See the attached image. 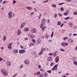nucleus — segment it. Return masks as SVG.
Returning a JSON list of instances; mask_svg holds the SVG:
<instances>
[{"label":"nucleus","mask_w":77,"mask_h":77,"mask_svg":"<svg viewBox=\"0 0 77 77\" xmlns=\"http://www.w3.org/2000/svg\"><path fill=\"white\" fill-rule=\"evenodd\" d=\"M6 1H5L4 2H2V3H3V4H4L5 3H6Z\"/></svg>","instance_id":"obj_62"},{"label":"nucleus","mask_w":77,"mask_h":77,"mask_svg":"<svg viewBox=\"0 0 77 77\" xmlns=\"http://www.w3.org/2000/svg\"><path fill=\"white\" fill-rule=\"evenodd\" d=\"M64 3H61L60 4H58L59 5H63V4H64Z\"/></svg>","instance_id":"obj_55"},{"label":"nucleus","mask_w":77,"mask_h":77,"mask_svg":"<svg viewBox=\"0 0 77 77\" xmlns=\"http://www.w3.org/2000/svg\"><path fill=\"white\" fill-rule=\"evenodd\" d=\"M42 28V31H44L45 29V28H46V26H44Z\"/></svg>","instance_id":"obj_22"},{"label":"nucleus","mask_w":77,"mask_h":77,"mask_svg":"<svg viewBox=\"0 0 77 77\" xmlns=\"http://www.w3.org/2000/svg\"><path fill=\"white\" fill-rule=\"evenodd\" d=\"M43 16H45V15L47 14V13L46 12H44L43 13Z\"/></svg>","instance_id":"obj_40"},{"label":"nucleus","mask_w":77,"mask_h":77,"mask_svg":"<svg viewBox=\"0 0 77 77\" xmlns=\"http://www.w3.org/2000/svg\"><path fill=\"white\" fill-rule=\"evenodd\" d=\"M46 22H47V20L45 19H43L41 21V23L42 24H45Z\"/></svg>","instance_id":"obj_8"},{"label":"nucleus","mask_w":77,"mask_h":77,"mask_svg":"<svg viewBox=\"0 0 77 77\" xmlns=\"http://www.w3.org/2000/svg\"><path fill=\"white\" fill-rule=\"evenodd\" d=\"M6 39V37L5 36H3V38H2L3 41H5Z\"/></svg>","instance_id":"obj_17"},{"label":"nucleus","mask_w":77,"mask_h":77,"mask_svg":"<svg viewBox=\"0 0 77 77\" xmlns=\"http://www.w3.org/2000/svg\"><path fill=\"white\" fill-rule=\"evenodd\" d=\"M57 14H55L54 15V18H56L57 17Z\"/></svg>","instance_id":"obj_31"},{"label":"nucleus","mask_w":77,"mask_h":77,"mask_svg":"<svg viewBox=\"0 0 77 77\" xmlns=\"http://www.w3.org/2000/svg\"><path fill=\"white\" fill-rule=\"evenodd\" d=\"M44 26V24L43 23L41 24L40 26V29H42V26Z\"/></svg>","instance_id":"obj_25"},{"label":"nucleus","mask_w":77,"mask_h":77,"mask_svg":"<svg viewBox=\"0 0 77 77\" xmlns=\"http://www.w3.org/2000/svg\"><path fill=\"white\" fill-rule=\"evenodd\" d=\"M74 15H77V12H75L73 13Z\"/></svg>","instance_id":"obj_51"},{"label":"nucleus","mask_w":77,"mask_h":77,"mask_svg":"<svg viewBox=\"0 0 77 77\" xmlns=\"http://www.w3.org/2000/svg\"><path fill=\"white\" fill-rule=\"evenodd\" d=\"M42 15V14H41L40 15H39V17H38V20H40L41 19V16Z\"/></svg>","instance_id":"obj_37"},{"label":"nucleus","mask_w":77,"mask_h":77,"mask_svg":"<svg viewBox=\"0 0 77 77\" xmlns=\"http://www.w3.org/2000/svg\"><path fill=\"white\" fill-rule=\"evenodd\" d=\"M43 77V74H41L39 76V77Z\"/></svg>","instance_id":"obj_59"},{"label":"nucleus","mask_w":77,"mask_h":77,"mask_svg":"<svg viewBox=\"0 0 77 77\" xmlns=\"http://www.w3.org/2000/svg\"><path fill=\"white\" fill-rule=\"evenodd\" d=\"M29 30V28L26 27L24 29V31L25 32H28Z\"/></svg>","instance_id":"obj_15"},{"label":"nucleus","mask_w":77,"mask_h":77,"mask_svg":"<svg viewBox=\"0 0 77 77\" xmlns=\"http://www.w3.org/2000/svg\"><path fill=\"white\" fill-rule=\"evenodd\" d=\"M36 75H39L40 74V72L39 71H38L36 73Z\"/></svg>","instance_id":"obj_34"},{"label":"nucleus","mask_w":77,"mask_h":77,"mask_svg":"<svg viewBox=\"0 0 77 77\" xmlns=\"http://www.w3.org/2000/svg\"><path fill=\"white\" fill-rule=\"evenodd\" d=\"M41 51L43 52L44 51H45V48H44L42 49Z\"/></svg>","instance_id":"obj_30"},{"label":"nucleus","mask_w":77,"mask_h":77,"mask_svg":"<svg viewBox=\"0 0 77 77\" xmlns=\"http://www.w3.org/2000/svg\"><path fill=\"white\" fill-rule=\"evenodd\" d=\"M32 42H34V43H35V40L34 39H32Z\"/></svg>","instance_id":"obj_50"},{"label":"nucleus","mask_w":77,"mask_h":77,"mask_svg":"<svg viewBox=\"0 0 77 77\" xmlns=\"http://www.w3.org/2000/svg\"><path fill=\"white\" fill-rule=\"evenodd\" d=\"M68 39V38L66 37L64 38H63V40H64V41L66 40V39Z\"/></svg>","instance_id":"obj_35"},{"label":"nucleus","mask_w":77,"mask_h":77,"mask_svg":"<svg viewBox=\"0 0 77 77\" xmlns=\"http://www.w3.org/2000/svg\"><path fill=\"white\" fill-rule=\"evenodd\" d=\"M17 75V74H15L14 75V76H13V77H16Z\"/></svg>","instance_id":"obj_58"},{"label":"nucleus","mask_w":77,"mask_h":77,"mask_svg":"<svg viewBox=\"0 0 77 77\" xmlns=\"http://www.w3.org/2000/svg\"><path fill=\"white\" fill-rule=\"evenodd\" d=\"M55 62L56 63H57L59 61V56H57V57L55 58Z\"/></svg>","instance_id":"obj_6"},{"label":"nucleus","mask_w":77,"mask_h":77,"mask_svg":"<svg viewBox=\"0 0 77 77\" xmlns=\"http://www.w3.org/2000/svg\"><path fill=\"white\" fill-rule=\"evenodd\" d=\"M73 42V40H72L71 38H70L68 40V42L69 44H71Z\"/></svg>","instance_id":"obj_10"},{"label":"nucleus","mask_w":77,"mask_h":77,"mask_svg":"<svg viewBox=\"0 0 77 77\" xmlns=\"http://www.w3.org/2000/svg\"><path fill=\"white\" fill-rule=\"evenodd\" d=\"M25 52H26V51H25L24 50H20L19 51V53L20 54H23Z\"/></svg>","instance_id":"obj_9"},{"label":"nucleus","mask_w":77,"mask_h":77,"mask_svg":"<svg viewBox=\"0 0 77 77\" xmlns=\"http://www.w3.org/2000/svg\"><path fill=\"white\" fill-rule=\"evenodd\" d=\"M12 45V43H10L8 45L9 46H11V45Z\"/></svg>","instance_id":"obj_47"},{"label":"nucleus","mask_w":77,"mask_h":77,"mask_svg":"<svg viewBox=\"0 0 77 77\" xmlns=\"http://www.w3.org/2000/svg\"><path fill=\"white\" fill-rule=\"evenodd\" d=\"M41 42V39L38 38L37 40V44H40Z\"/></svg>","instance_id":"obj_14"},{"label":"nucleus","mask_w":77,"mask_h":77,"mask_svg":"<svg viewBox=\"0 0 77 77\" xmlns=\"http://www.w3.org/2000/svg\"><path fill=\"white\" fill-rule=\"evenodd\" d=\"M56 54L55 53H54L53 56L54 57H56Z\"/></svg>","instance_id":"obj_45"},{"label":"nucleus","mask_w":77,"mask_h":77,"mask_svg":"<svg viewBox=\"0 0 77 77\" xmlns=\"http://www.w3.org/2000/svg\"><path fill=\"white\" fill-rule=\"evenodd\" d=\"M38 68H39V69L41 68V65H39L38 66Z\"/></svg>","instance_id":"obj_52"},{"label":"nucleus","mask_w":77,"mask_h":77,"mask_svg":"<svg viewBox=\"0 0 77 77\" xmlns=\"http://www.w3.org/2000/svg\"><path fill=\"white\" fill-rule=\"evenodd\" d=\"M8 48H9V49H11L12 48V46H8Z\"/></svg>","instance_id":"obj_39"},{"label":"nucleus","mask_w":77,"mask_h":77,"mask_svg":"<svg viewBox=\"0 0 77 77\" xmlns=\"http://www.w3.org/2000/svg\"><path fill=\"white\" fill-rule=\"evenodd\" d=\"M68 14V13H66V12H65V13H64V14H63V15H64L66 16V15H67Z\"/></svg>","instance_id":"obj_27"},{"label":"nucleus","mask_w":77,"mask_h":77,"mask_svg":"<svg viewBox=\"0 0 77 77\" xmlns=\"http://www.w3.org/2000/svg\"><path fill=\"white\" fill-rule=\"evenodd\" d=\"M8 18H12V11H9L8 13Z\"/></svg>","instance_id":"obj_1"},{"label":"nucleus","mask_w":77,"mask_h":77,"mask_svg":"<svg viewBox=\"0 0 77 77\" xmlns=\"http://www.w3.org/2000/svg\"><path fill=\"white\" fill-rule=\"evenodd\" d=\"M24 63L26 65H29L30 63V62L29 60H26L24 61Z\"/></svg>","instance_id":"obj_3"},{"label":"nucleus","mask_w":77,"mask_h":77,"mask_svg":"<svg viewBox=\"0 0 77 77\" xmlns=\"http://www.w3.org/2000/svg\"><path fill=\"white\" fill-rule=\"evenodd\" d=\"M60 51H65V50H63V49L62 48L60 49Z\"/></svg>","instance_id":"obj_36"},{"label":"nucleus","mask_w":77,"mask_h":77,"mask_svg":"<svg viewBox=\"0 0 77 77\" xmlns=\"http://www.w3.org/2000/svg\"><path fill=\"white\" fill-rule=\"evenodd\" d=\"M17 35H20L21 34V31L20 30H18L17 32Z\"/></svg>","instance_id":"obj_13"},{"label":"nucleus","mask_w":77,"mask_h":77,"mask_svg":"<svg viewBox=\"0 0 77 77\" xmlns=\"http://www.w3.org/2000/svg\"><path fill=\"white\" fill-rule=\"evenodd\" d=\"M18 52V51L17 49H14L13 50V53H17Z\"/></svg>","instance_id":"obj_16"},{"label":"nucleus","mask_w":77,"mask_h":77,"mask_svg":"<svg viewBox=\"0 0 77 77\" xmlns=\"http://www.w3.org/2000/svg\"><path fill=\"white\" fill-rule=\"evenodd\" d=\"M66 1L67 2H69L71 1V0H66Z\"/></svg>","instance_id":"obj_54"},{"label":"nucleus","mask_w":77,"mask_h":77,"mask_svg":"<svg viewBox=\"0 0 77 77\" xmlns=\"http://www.w3.org/2000/svg\"><path fill=\"white\" fill-rule=\"evenodd\" d=\"M54 33V32H52L51 35V37L52 38L53 37V34Z\"/></svg>","instance_id":"obj_42"},{"label":"nucleus","mask_w":77,"mask_h":77,"mask_svg":"<svg viewBox=\"0 0 77 77\" xmlns=\"http://www.w3.org/2000/svg\"><path fill=\"white\" fill-rule=\"evenodd\" d=\"M60 24H61V22H60V21H58L57 23V25H58V26H60Z\"/></svg>","instance_id":"obj_24"},{"label":"nucleus","mask_w":77,"mask_h":77,"mask_svg":"<svg viewBox=\"0 0 77 77\" xmlns=\"http://www.w3.org/2000/svg\"><path fill=\"white\" fill-rule=\"evenodd\" d=\"M60 10L61 11H63L64 10V9H63V7H61L60 8Z\"/></svg>","instance_id":"obj_46"},{"label":"nucleus","mask_w":77,"mask_h":77,"mask_svg":"<svg viewBox=\"0 0 77 77\" xmlns=\"http://www.w3.org/2000/svg\"><path fill=\"white\" fill-rule=\"evenodd\" d=\"M49 56H52V55H53V54L51 53H49Z\"/></svg>","instance_id":"obj_56"},{"label":"nucleus","mask_w":77,"mask_h":77,"mask_svg":"<svg viewBox=\"0 0 77 77\" xmlns=\"http://www.w3.org/2000/svg\"><path fill=\"white\" fill-rule=\"evenodd\" d=\"M51 6L52 8H56V5L54 4H52L51 5Z\"/></svg>","instance_id":"obj_21"},{"label":"nucleus","mask_w":77,"mask_h":77,"mask_svg":"<svg viewBox=\"0 0 77 77\" xmlns=\"http://www.w3.org/2000/svg\"><path fill=\"white\" fill-rule=\"evenodd\" d=\"M45 37L46 38H48V35H47L45 36Z\"/></svg>","instance_id":"obj_63"},{"label":"nucleus","mask_w":77,"mask_h":77,"mask_svg":"<svg viewBox=\"0 0 77 77\" xmlns=\"http://www.w3.org/2000/svg\"><path fill=\"white\" fill-rule=\"evenodd\" d=\"M43 70H44V69H40V70L41 71H43Z\"/></svg>","instance_id":"obj_61"},{"label":"nucleus","mask_w":77,"mask_h":77,"mask_svg":"<svg viewBox=\"0 0 77 77\" xmlns=\"http://www.w3.org/2000/svg\"><path fill=\"white\" fill-rule=\"evenodd\" d=\"M13 4H15L16 3V1L15 0H14L13 2Z\"/></svg>","instance_id":"obj_53"},{"label":"nucleus","mask_w":77,"mask_h":77,"mask_svg":"<svg viewBox=\"0 0 77 77\" xmlns=\"http://www.w3.org/2000/svg\"><path fill=\"white\" fill-rule=\"evenodd\" d=\"M7 65L8 66H10L11 65V63H10V62L9 61H7Z\"/></svg>","instance_id":"obj_18"},{"label":"nucleus","mask_w":77,"mask_h":77,"mask_svg":"<svg viewBox=\"0 0 77 77\" xmlns=\"http://www.w3.org/2000/svg\"><path fill=\"white\" fill-rule=\"evenodd\" d=\"M70 17H66L65 18V20H69V19Z\"/></svg>","instance_id":"obj_28"},{"label":"nucleus","mask_w":77,"mask_h":77,"mask_svg":"<svg viewBox=\"0 0 77 77\" xmlns=\"http://www.w3.org/2000/svg\"><path fill=\"white\" fill-rule=\"evenodd\" d=\"M54 65V63H51L50 66H53Z\"/></svg>","instance_id":"obj_49"},{"label":"nucleus","mask_w":77,"mask_h":77,"mask_svg":"<svg viewBox=\"0 0 77 77\" xmlns=\"http://www.w3.org/2000/svg\"><path fill=\"white\" fill-rule=\"evenodd\" d=\"M47 72H48V73H51V70H48L47 71Z\"/></svg>","instance_id":"obj_44"},{"label":"nucleus","mask_w":77,"mask_h":77,"mask_svg":"<svg viewBox=\"0 0 77 77\" xmlns=\"http://www.w3.org/2000/svg\"><path fill=\"white\" fill-rule=\"evenodd\" d=\"M3 74L4 75L7 76V75H8V72L7 71H5L4 72H3Z\"/></svg>","instance_id":"obj_5"},{"label":"nucleus","mask_w":77,"mask_h":77,"mask_svg":"<svg viewBox=\"0 0 77 77\" xmlns=\"http://www.w3.org/2000/svg\"><path fill=\"white\" fill-rule=\"evenodd\" d=\"M73 63L75 65H77V62L76 61H74Z\"/></svg>","instance_id":"obj_26"},{"label":"nucleus","mask_w":77,"mask_h":77,"mask_svg":"<svg viewBox=\"0 0 77 77\" xmlns=\"http://www.w3.org/2000/svg\"><path fill=\"white\" fill-rule=\"evenodd\" d=\"M53 60V58L51 57H48V61H52Z\"/></svg>","instance_id":"obj_12"},{"label":"nucleus","mask_w":77,"mask_h":77,"mask_svg":"<svg viewBox=\"0 0 77 77\" xmlns=\"http://www.w3.org/2000/svg\"><path fill=\"white\" fill-rule=\"evenodd\" d=\"M26 9H28V10H29V11H31L32 10V7L29 6H28L27 7H26Z\"/></svg>","instance_id":"obj_11"},{"label":"nucleus","mask_w":77,"mask_h":77,"mask_svg":"<svg viewBox=\"0 0 77 77\" xmlns=\"http://www.w3.org/2000/svg\"><path fill=\"white\" fill-rule=\"evenodd\" d=\"M26 24V22H24L22 23L20 26L21 29H22V28H23V27Z\"/></svg>","instance_id":"obj_7"},{"label":"nucleus","mask_w":77,"mask_h":77,"mask_svg":"<svg viewBox=\"0 0 77 77\" xmlns=\"http://www.w3.org/2000/svg\"><path fill=\"white\" fill-rule=\"evenodd\" d=\"M33 45H34V43H33L30 44L29 45V47H31V46H32Z\"/></svg>","instance_id":"obj_32"},{"label":"nucleus","mask_w":77,"mask_h":77,"mask_svg":"<svg viewBox=\"0 0 77 77\" xmlns=\"http://www.w3.org/2000/svg\"><path fill=\"white\" fill-rule=\"evenodd\" d=\"M58 15H59V16H60V17H62V14H61V13H59L58 14Z\"/></svg>","instance_id":"obj_38"},{"label":"nucleus","mask_w":77,"mask_h":77,"mask_svg":"<svg viewBox=\"0 0 77 77\" xmlns=\"http://www.w3.org/2000/svg\"><path fill=\"white\" fill-rule=\"evenodd\" d=\"M55 69V70H57V68H55V67H54L52 69V71H54V70Z\"/></svg>","instance_id":"obj_29"},{"label":"nucleus","mask_w":77,"mask_h":77,"mask_svg":"<svg viewBox=\"0 0 77 77\" xmlns=\"http://www.w3.org/2000/svg\"><path fill=\"white\" fill-rule=\"evenodd\" d=\"M69 27H72V23H69Z\"/></svg>","instance_id":"obj_23"},{"label":"nucleus","mask_w":77,"mask_h":77,"mask_svg":"<svg viewBox=\"0 0 77 77\" xmlns=\"http://www.w3.org/2000/svg\"><path fill=\"white\" fill-rule=\"evenodd\" d=\"M44 75L45 77H47V73L45 72L44 74Z\"/></svg>","instance_id":"obj_33"},{"label":"nucleus","mask_w":77,"mask_h":77,"mask_svg":"<svg viewBox=\"0 0 77 77\" xmlns=\"http://www.w3.org/2000/svg\"><path fill=\"white\" fill-rule=\"evenodd\" d=\"M43 53V51H42L41 50L38 53V55H41V54H42Z\"/></svg>","instance_id":"obj_20"},{"label":"nucleus","mask_w":77,"mask_h":77,"mask_svg":"<svg viewBox=\"0 0 77 77\" xmlns=\"http://www.w3.org/2000/svg\"><path fill=\"white\" fill-rule=\"evenodd\" d=\"M36 29L35 28H33L31 30V33H36Z\"/></svg>","instance_id":"obj_4"},{"label":"nucleus","mask_w":77,"mask_h":77,"mask_svg":"<svg viewBox=\"0 0 77 77\" xmlns=\"http://www.w3.org/2000/svg\"><path fill=\"white\" fill-rule=\"evenodd\" d=\"M58 66V65L57 64L56 65H55L54 66V67H55V68H57V67Z\"/></svg>","instance_id":"obj_43"},{"label":"nucleus","mask_w":77,"mask_h":77,"mask_svg":"<svg viewBox=\"0 0 77 77\" xmlns=\"http://www.w3.org/2000/svg\"><path fill=\"white\" fill-rule=\"evenodd\" d=\"M64 24V23H62V24H61V25L60 26V27H62V26Z\"/></svg>","instance_id":"obj_57"},{"label":"nucleus","mask_w":77,"mask_h":77,"mask_svg":"<svg viewBox=\"0 0 77 77\" xmlns=\"http://www.w3.org/2000/svg\"><path fill=\"white\" fill-rule=\"evenodd\" d=\"M30 36L31 38H35V35H30Z\"/></svg>","instance_id":"obj_19"},{"label":"nucleus","mask_w":77,"mask_h":77,"mask_svg":"<svg viewBox=\"0 0 77 77\" xmlns=\"http://www.w3.org/2000/svg\"><path fill=\"white\" fill-rule=\"evenodd\" d=\"M3 60V58H1V57H0V61H2Z\"/></svg>","instance_id":"obj_60"},{"label":"nucleus","mask_w":77,"mask_h":77,"mask_svg":"<svg viewBox=\"0 0 77 77\" xmlns=\"http://www.w3.org/2000/svg\"><path fill=\"white\" fill-rule=\"evenodd\" d=\"M42 39H44V36H42L41 37Z\"/></svg>","instance_id":"obj_64"},{"label":"nucleus","mask_w":77,"mask_h":77,"mask_svg":"<svg viewBox=\"0 0 77 77\" xmlns=\"http://www.w3.org/2000/svg\"><path fill=\"white\" fill-rule=\"evenodd\" d=\"M68 45V43H65L64 42H63L61 44V45L63 47H65V46H67Z\"/></svg>","instance_id":"obj_2"},{"label":"nucleus","mask_w":77,"mask_h":77,"mask_svg":"<svg viewBox=\"0 0 77 77\" xmlns=\"http://www.w3.org/2000/svg\"><path fill=\"white\" fill-rule=\"evenodd\" d=\"M5 69H2L1 70V72L2 73H3V72H5Z\"/></svg>","instance_id":"obj_41"},{"label":"nucleus","mask_w":77,"mask_h":77,"mask_svg":"<svg viewBox=\"0 0 77 77\" xmlns=\"http://www.w3.org/2000/svg\"><path fill=\"white\" fill-rule=\"evenodd\" d=\"M23 67V65H21L20 66V69H21V68H22Z\"/></svg>","instance_id":"obj_48"}]
</instances>
